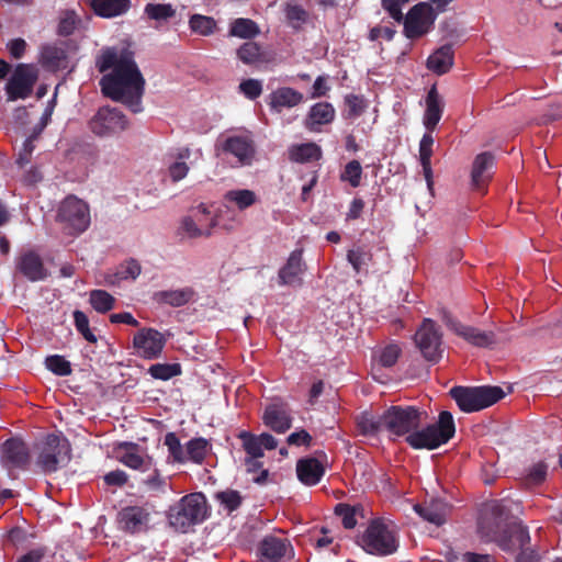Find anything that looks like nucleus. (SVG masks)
<instances>
[{
    "mask_svg": "<svg viewBox=\"0 0 562 562\" xmlns=\"http://www.w3.org/2000/svg\"><path fill=\"white\" fill-rule=\"evenodd\" d=\"M101 72L112 69L101 80L104 94L126 104L133 112H140L145 80L127 49L108 48L98 59Z\"/></svg>",
    "mask_w": 562,
    "mask_h": 562,
    "instance_id": "f257e3e1",
    "label": "nucleus"
},
{
    "mask_svg": "<svg viewBox=\"0 0 562 562\" xmlns=\"http://www.w3.org/2000/svg\"><path fill=\"white\" fill-rule=\"evenodd\" d=\"M486 514L479 525V532L485 541H494L498 547L510 553L521 550L517 562H531L532 554L527 553L526 547L530 541L528 530L517 524H507L505 505L493 502L488 505Z\"/></svg>",
    "mask_w": 562,
    "mask_h": 562,
    "instance_id": "f03ea898",
    "label": "nucleus"
},
{
    "mask_svg": "<svg viewBox=\"0 0 562 562\" xmlns=\"http://www.w3.org/2000/svg\"><path fill=\"white\" fill-rule=\"evenodd\" d=\"M359 543L366 552L373 555L393 554L400 546L396 527L384 519H373L360 537Z\"/></svg>",
    "mask_w": 562,
    "mask_h": 562,
    "instance_id": "7ed1b4c3",
    "label": "nucleus"
},
{
    "mask_svg": "<svg viewBox=\"0 0 562 562\" xmlns=\"http://www.w3.org/2000/svg\"><path fill=\"white\" fill-rule=\"evenodd\" d=\"M207 516V503L202 493L186 495L169 509V522L178 531L186 532Z\"/></svg>",
    "mask_w": 562,
    "mask_h": 562,
    "instance_id": "20e7f679",
    "label": "nucleus"
},
{
    "mask_svg": "<svg viewBox=\"0 0 562 562\" xmlns=\"http://www.w3.org/2000/svg\"><path fill=\"white\" fill-rule=\"evenodd\" d=\"M454 422L451 413L443 411L439 414L438 422L426 428L411 432L406 441L415 449H436L448 442L454 435Z\"/></svg>",
    "mask_w": 562,
    "mask_h": 562,
    "instance_id": "39448f33",
    "label": "nucleus"
},
{
    "mask_svg": "<svg viewBox=\"0 0 562 562\" xmlns=\"http://www.w3.org/2000/svg\"><path fill=\"white\" fill-rule=\"evenodd\" d=\"M451 397L457 402L459 408L465 413L484 409L501 398L505 393L499 386H456L450 390Z\"/></svg>",
    "mask_w": 562,
    "mask_h": 562,
    "instance_id": "423d86ee",
    "label": "nucleus"
},
{
    "mask_svg": "<svg viewBox=\"0 0 562 562\" xmlns=\"http://www.w3.org/2000/svg\"><path fill=\"white\" fill-rule=\"evenodd\" d=\"M37 465L42 471L52 473L66 465L71 459V447L63 435H48L37 446Z\"/></svg>",
    "mask_w": 562,
    "mask_h": 562,
    "instance_id": "0eeeda50",
    "label": "nucleus"
},
{
    "mask_svg": "<svg viewBox=\"0 0 562 562\" xmlns=\"http://www.w3.org/2000/svg\"><path fill=\"white\" fill-rule=\"evenodd\" d=\"M57 221L68 234H81L90 226L89 205L83 200L69 195L58 206Z\"/></svg>",
    "mask_w": 562,
    "mask_h": 562,
    "instance_id": "6e6552de",
    "label": "nucleus"
},
{
    "mask_svg": "<svg viewBox=\"0 0 562 562\" xmlns=\"http://www.w3.org/2000/svg\"><path fill=\"white\" fill-rule=\"evenodd\" d=\"M422 415L413 406H392L383 413L384 429L395 436L406 435L419 426Z\"/></svg>",
    "mask_w": 562,
    "mask_h": 562,
    "instance_id": "1a4fd4ad",
    "label": "nucleus"
},
{
    "mask_svg": "<svg viewBox=\"0 0 562 562\" xmlns=\"http://www.w3.org/2000/svg\"><path fill=\"white\" fill-rule=\"evenodd\" d=\"M218 149L225 157H233L237 166H250L256 156L254 140L249 134H233L223 137Z\"/></svg>",
    "mask_w": 562,
    "mask_h": 562,
    "instance_id": "9d476101",
    "label": "nucleus"
},
{
    "mask_svg": "<svg viewBox=\"0 0 562 562\" xmlns=\"http://www.w3.org/2000/svg\"><path fill=\"white\" fill-rule=\"evenodd\" d=\"M442 335L437 325L429 318H425L415 334V344L423 357L429 362H438L442 356Z\"/></svg>",
    "mask_w": 562,
    "mask_h": 562,
    "instance_id": "9b49d317",
    "label": "nucleus"
},
{
    "mask_svg": "<svg viewBox=\"0 0 562 562\" xmlns=\"http://www.w3.org/2000/svg\"><path fill=\"white\" fill-rule=\"evenodd\" d=\"M128 126L125 115L115 108H101L90 121L91 131L101 137L122 133Z\"/></svg>",
    "mask_w": 562,
    "mask_h": 562,
    "instance_id": "f8f14e48",
    "label": "nucleus"
},
{
    "mask_svg": "<svg viewBox=\"0 0 562 562\" xmlns=\"http://www.w3.org/2000/svg\"><path fill=\"white\" fill-rule=\"evenodd\" d=\"M437 19V13L429 3H418L407 13L404 31L408 38L420 37L428 33Z\"/></svg>",
    "mask_w": 562,
    "mask_h": 562,
    "instance_id": "ddd939ff",
    "label": "nucleus"
},
{
    "mask_svg": "<svg viewBox=\"0 0 562 562\" xmlns=\"http://www.w3.org/2000/svg\"><path fill=\"white\" fill-rule=\"evenodd\" d=\"M37 80V69L32 65H19L7 83L8 99L27 98Z\"/></svg>",
    "mask_w": 562,
    "mask_h": 562,
    "instance_id": "4468645a",
    "label": "nucleus"
},
{
    "mask_svg": "<svg viewBox=\"0 0 562 562\" xmlns=\"http://www.w3.org/2000/svg\"><path fill=\"white\" fill-rule=\"evenodd\" d=\"M166 339L154 328H142L133 338L135 353L144 359H156L161 355Z\"/></svg>",
    "mask_w": 562,
    "mask_h": 562,
    "instance_id": "2eb2a0df",
    "label": "nucleus"
},
{
    "mask_svg": "<svg viewBox=\"0 0 562 562\" xmlns=\"http://www.w3.org/2000/svg\"><path fill=\"white\" fill-rule=\"evenodd\" d=\"M116 459L133 470L146 472L153 469V460L136 443L122 442L116 448Z\"/></svg>",
    "mask_w": 562,
    "mask_h": 562,
    "instance_id": "dca6fc26",
    "label": "nucleus"
},
{
    "mask_svg": "<svg viewBox=\"0 0 562 562\" xmlns=\"http://www.w3.org/2000/svg\"><path fill=\"white\" fill-rule=\"evenodd\" d=\"M448 326L456 335L475 347H490L496 342V337L493 331L481 330L480 328L461 324L453 319L448 322Z\"/></svg>",
    "mask_w": 562,
    "mask_h": 562,
    "instance_id": "f3484780",
    "label": "nucleus"
},
{
    "mask_svg": "<svg viewBox=\"0 0 562 562\" xmlns=\"http://www.w3.org/2000/svg\"><path fill=\"white\" fill-rule=\"evenodd\" d=\"M30 461L26 445L20 439H9L1 447V463L8 470L23 468Z\"/></svg>",
    "mask_w": 562,
    "mask_h": 562,
    "instance_id": "a211bd4d",
    "label": "nucleus"
},
{
    "mask_svg": "<svg viewBox=\"0 0 562 562\" xmlns=\"http://www.w3.org/2000/svg\"><path fill=\"white\" fill-rule=\"evenodd\" d=\"M306 269L303 261V250H293L286 263L279 270V282L283 285H300L302 276Z\"/></svg>",
    "mask_w": 562,
    "mask_h": 562,
    "instance_id": "6ab92c4d",
    "label": "nucleus"
},
{
    "mask_svg": "<svg viewBox=\"0 0 562 562\" xmlns=\"http://www.w3.org/2000/svg\"><path fill=\"white\" fill-rule=\"evenodd\" d=\"M445 109V101L438 93L435 86H432L425 100V112L423 116V124L428 132L435 131L439 121L441 120Z\"/></svg>",
    "mask_w": 562,
    "mask_h": 562,
    "instance_id": "aec40b11",
    "label": "nucleus"
},
{
    "mask_svg": "<svg viewBox=\"0 0 562 562\" xmlns=\"http://www.w3.org/2000/svg\"><path fill=\"white\" fill-rule=\"evenodd\" d=\"M149 515L148 509L145 507L130 506L120 512L119 521L124 530L139 532L147 527Z\"/></svg>",
    "mask_w": 562,
    "mask_h": 562,
    "instance_id": "412c9836",
    "label": "nucleus"
},
{
    "mask_svg": "<svg viewBox=\"0 0 562 562\" xmlns=\"http://www.w3.org/2000/svg\"><path fill=\"white\" fill-rule=\"evenodd\" d=\"M304 100L301 92L290 88H278L269 94L268 104L271 111L280 113L284 108H294Z\"/></svg>",
    "mask_w": 562,
    "mask_h": 562,
    "instance_id": "4be33fe9",
    "label": "nucleus"
},
{
    "mask_svg": "<svg viewBox=\"0 0 562 562\" xmlns=\"http://www.w3.org/2000/svg\"><path fill=\"white\" fill-rule=\"evenodd\" d=\"M18 268L31 281L44 280L47 277V271L40 256L34 251H29L21 256Z\"/></svg>",
    "mask_w": 562,
    "mask_h": 562,
    "instance_id": "5701e85b",
    "label": "nucleus"
},
{
    "mask_svg": "<svg viewBox=\"0 0 562 562\" xmlns=\"http://www.w3.org/2000/svg\"><path fill=\"white\" fill-rule=\"evenodd\" d=\"M335 117V109L330 103L319 102L314 104L305 120V127L312 132H317L318 127L330 123Z\"/></svg>",
    "mask_w": 562,
    "mask_h": 562,
    "instance_id": "b1692460",
    "label": "nucleus"
},
{
    "mask_svg": "<svg viewBox=\"0 0 562 562\" xmlns=\"http://www.w3.org/2000/svg\"><path fill=\"white\" fill-rule=\"evenodd\" d=\"M266 426L273 431L283 434L291 427V417L285 408L279 405L268 406L262 416Z\"/></svg>",
    "mask_w": 562,
    "mask_h": 562,
    "instance_id": "393cba45",
    "label": "nucleus"
},
{
    "mask_svg": "<svg viewBox=\"0 0 562 562\" xmlns=\"http://www.w3.org/2000/svg\"><path fill=\"white\" fill-rule=\"evenodd\" d=\"M414 509L423 519L436 526H440L446 520L449 507L440 499H432L425 505H415Z\"/></svg>",
    "mask_w": 562,
    "mask_h": 562,
    "instance_id": "a878e982",
    "label": "nucleus"
},
{
    "mask_svg": "<svg viewBox=\"0 0 562 562\" xmlns=\"http://www.w3.org/2000/svg\"><path fill=\"white\" fill-rule=\"evenodd\" d=\"M296 473L299 480L305 485L317 484L324 475L323 464L314 459H302L296 464Z\"/></svg>",
    "mask_w": 562,
    "mask_h": 562,
    "instance_id": "bb28decb",
    "label": "nucleus"
},
{
    "mask_svg": "<svg viewBox=\"0 0 562 562\" xmlns=\"http://www.w3.org/2000/svg\"><path fill=\"white\" fill-rule=\"evenodd\" d=\"M290 547L286 541L267 537L260 543L261 562H280L285 557Z\"/></svg>",
    "mask_w": 562,
    "mask_h": 562,
    "instance_id": "cd10ccee",
    "label": "nucleus"
},
{
    "mask_svg": "<svg viewBox=\"0 0 562 562\" xmlns=\"http://www.w3.org/2000/svg\"><path fill=\"white\" fill-rule=\"evenodd\" d=\"M453 65V50L450 45H445L438 48L434 54L428 57L427 67L429 70L437 75H443Z\"/></svg>",
    "mask_w": 562,
    "mask_h": 562,
    "instance_id": "c85d7f7f",
    "label": "nucleus"
},
{
    "mask_svg": "<svg viewBox=\"0 0 562 562\" xmlns=\"http://www.w3.org/2000/svg\"><path fill=\"white\" fill-rule=\"evenodd\" d=\"M432 132H428L424 134V136L420 139L419 143V158L420 164L423 167V172L425 180L427 182V188L432 192V170L430 165V158L432 155V145H434V137L431 135Z\"/></svg>",
    "mask_w": 562,
    "mask_h": 562,
    "instance_id": "c756f323",
    "label": "nucleus"
},
{
    "mask_svg": "<svg viewBox=\"0 0 562 562\" xmlns=\"http://www.w3.org/2000/svg\"><path fill=\"white\" fill-rule=\"evenodd\" d=\"M493 165L494 157L490 153H482L476 156L472 169V184L475 189H481L487 181Z\"/></svg>",
    "mask_w": 562,
    "mask_h": 562,
    "instance_id": "7c9ffc66",
    "label": "nucleus"
},
{
    "mask_svg": "<svg viewBox=\"0 0 562 562\" xmlns=\"http://www.w3.org/2000/svg\"><path fill=\"white\" fill-rule=\"evenodd\" d=\"M192 153L189 148H180L178 153L171 157L168 164V176L173 182L184 179L189 172V164Z\"/></svg>",
    "mask_w": 562,
    "mask_h": 562,
    "instance_id": "2f4dec72",
    "label": "nucleus"
},
{
    "mask_svg": "<svg viewBox=\"0 0 562 562\" xmlns=\"http://www.w3.org/2000/svg\"><path fill=\"white\" fill-rule=\"evenodd\" d=\"M94 12L103 18L123 14L130 5V0H89Z\"/></svg>",
    "mask_w": 562,
    "mask_h": 562,
    "instance_id": "473e14b6",
    "label": "nucleus"
},
{
    "mask_svg": "<svg viewBox=\"0 0 562 562\" xmlns=\"http://www.w3.org/2000/svg\"><path fill=\"white\" fill-rule=\"evenodd\" d=\"M224 200L243 211L254 205L258 198L252 190L233 189L225 193Z\"/></svg>",
    "mask_w": 562,
    "mask_h": 562,
    "instance_id": "72a5a7b5",
    "label": "nucleus"
},
{
    "mask_svg": "<svg viewBox=\"0 0 562 562\" xmlns=\"http://www.w3.org/2000/svg\"><path fill=\"white\" fill-rule=\"evenodd\" d=\"M191 213L198 226H200L205 236L209 237L212 229L217 225V217L214 211L205 204H200L193 209Z\"/></svg>",
    "mask_w": 562,
    "mask_h": 562,
    "instance_id": "f704fd0d",
    "label": "nucleus"
},
{
    "mask_svg": "<svg viewBox=\"0 0 562 562\" xmlns=\"http://www.w3.org/2000/svg\"><path fill=\"white\" fill-rule=\"evenodd\" d=\"M193 295V291L189 288L167 290L156 293V300L169 304L171 306H182L188 303Z\"/></svg>",
    "mask_w": 562,
    "mask_h": 562,
    "instance_id": "c9c22d12",
    "label": "nucleus"
},
{
    "mask_svg": "<svg viewBox=\"0 0 562 562\" xmlns=\"http://www.w3.org/2000/svg\"><path fill=\"white\" fill-rule=\"evenodd\" d=\"M260 30L256 22L250 19L239 18L231 23L229 35L239 38H252Z\"/></svg>",
    "mask_w": 562,
    "mask_h": 562,
    "instance_id": "e433bc0d",
    "label": "nucleus"
},
{
    "mask_svg": "<svg viewBox=\"0 0 562 562\" xmlns=\"http://www.w3.org/2000/svg\"><path fill=\"white\" fill-rule=\"evenodd\" d=\"M321 148L314 143H305L291 147L290 157L296 162L317 160L321 157Z\"/></svg>",
    "mask_w": 562,
    "mask_h": 562,
    "instance_id": "4c0bfd02",
    "label": "nucleus"
},
{
    "mask_svg": "<svg viewBox=\"0 0 562 562\" xmlns=\"http://www.w3.org/2000/svg\"><path fill=\"white\" fill-rule=\"evenodd\" d=\"M357 425L362 435H375L384 429L383 414L381 416H375L371 413H362L358 417Z\"/></svg>",
    "mask_w": 562,
    "mask_h": 562,
    "instance_id": "58836bf2",
    "label": "nucleus"
},
{
    "mask_svg": "<svg viewBox=\"0 0 562 562\" xmlns=\"http://www.w3.org/2000/svg\"><path fill=\"white\" fill-rule=\"evenodd\" d=\"M401 355V348L396 344H389L373 353V360L384 368L394 366Z\"/></svg>",
    "mask_w": 562,
    "mask_h": 562,
    "instance_id": "ea45409f",
    "label": "nucleus"
},
{
    "mask_svg": "<svg viewBox=\"0 0 562 562\" xmlns=\"http://www.w3.org/2000/svg\"><path fill=\"white\" fill-rule=\"evenodd\" d=\"M89 302L98 313L104 314L114 307L115 299L104 290H92Z\"/></svg>",
    "mask_w": 562,
    "mask_h": 562,
    "instance_id": "a19ab883",
    "label": "nucleus"
},
{
    "mask_svg": "<svg viewBox=\"0 0 562 562\" xmlns=\"http://www.w3.org/2000/svg\"><path fill=\"white\" fill-rule=\"evenodd\" d=\"M237 56L246 65H257L263 60L261 47L255 42H246L237 49Z\"/></svg>",
    "mask_w": 562,
    "mask_h": 562,
    "instance_id": "79ce46f5",
    "label": "nucleus"
},
{
    "mask_svg": "<svg viewBox=\"0 0 562 562\" xmlns=\"http://www.w3.org/2000/svg\"><path fill=\"white\" fill-rule=\"evenodd\" d=\"M207 441L203 438L191 439L186 447L188 461L201 463L207 452Z\"/></svg>",
    "mask_w": 562,
    "mask_h": 562,
    "instance_id": "37998d69",
    "label": "nucleus"
},
{
    "mask_svg": "<svg viewBox=\"0 0 562 562\" xmlns=\"http://www.w3.org/2000/svg\"><path fill=\"white\" fill-rule=\"evenodd\" d=\"M178 234L181 236V238H200V237H206L204 232L201 229L200 226H198L196 222L194 221V216L192 213L184 216L178 227Z\"/></svg>",
    "mask_w": 562,
    "mask_h": 562,
    "instance_id": "c03bdc74",
    "label": "nucleus"
},
{
    "mask_svg": "<svg viewBox=\"0 0 562 562\" xmlns=\"http://www.w3.org/2000/svg\"><path fill=\"white\" fill-rule=\"evenodd\" d=\"M190 27L194 33L203 36L212 34L215 30L216 23L213 18L194 14L189 21Z\"/></svg>",
    "mask_w": 562,
    "mask_h": 562,
    "instance_id": "a18cd8bd",
    "label": "nucleus"
},
{
    "mask_svg": "<svg viewBox=\"0 0 562 562\" xmlns=\"http://www.w3.org/2000/svg\"><path fill=\"white\" fill-rule=\"evenodd\" d=\"M164 443L168 448L169 456L172 458L175 462H188L186 450L182 448L178 437L173 432H168L165 436Z\"/></svg>",
    "mask_w": 562,
    "mask_h": 562,
    "instance_id": "49530a36",
    "label": "nucleus"
},
{
    "mask_svg": "<svg viewBox=\"0 0 562 562\" xmlns=\"http://www.w3.org/2000/svg\"><path fill=\"white\" fill-rule=\"evenodd\" d=\"M239 438L243 440V447L248 457H251L252 459H260L263 456V449L258 436L243 431L240 432Z\"/></svg>",
    "mask_w": 562,
    "mask_h": 562,
    "instance_id": "de8ad7c7",
    "label": "nucleus"
},
{
    "mask_svg": "<svg viewBox=\"0 0 562 562\" xmlns=\"http://www.w3.org/2000/svg\"><path fill=\"white\" fill-rule=\"evenodd\" d=\"M347 259L352 268L359 272L363 267L368 266L372 259V255L364 247H357L348 251Z\"/></svg>",
    "mask_w": 562,
    "mask_h": 562,
    "instance_id": "09e8293b",
    "label": "nucleus"
},
{
    "mask_svg": "<svg viewBox=\"0 0 562 562\" xmlns=\"http://www.w3.org/2000/svg\"><path fill=\"white\" fill-rule=\"evenodd\" d=\"M285 16L289 25L295 30H299L307 20L306 11L295 3L286 4Z\"/></svg>",
    "mask_w": 562,
    "mask_h": 562,
    "instance_id": "8fccbe9b",
    "label": "nucleus"
},
{
    "mask_svg": "<svg viewBox=\"0 0 562 562\" xmlns=\"http://www.w3.org/2000/svg\"><path fill=\"white\" fill-rule=\"evenodd\" d=\"M149 373L155 379L169 380L173 376L179 375L181 373V369L178 363H173V364L157 363V364H153L149 368Z\"/></svg>",
    "mask_w": 562,
    "mask_h": 562,
    "instance_id": "3c124183",
    "label": "nucleus"
},
{
    "mask_svg": "<svg viewBox=\"0 0 562 562\" xmlns=\"http://www.w3.org/2000/svg\"><path fill=\"white\" fill-rule=\"evenodd\" d=\"M45 366L49 371L60 376H66L71 373L70 362L58 355L47 357Z\"/></svg>",
    "mask_w": 562,
    "mask_h": 562,
    "instance_id": "603ef678",
    "label": "nucleus"
},
{
    "mask_svg": "<svg viewBox=\"0 0 562 562\" xmlns=\"http://www.w3.org/2000/svg\"><path fill=\"white\" fill-rule=\"evenodd\" d=\"M42 57L52 68H61L65 66L66 54L61 48L47 46L44 48Z\"/></svg>",
    "mask_w": 562,
    "mask_h": 562,
    "instance_id": "864d4df0",
    "label": "nucleus"
},
{
    "mask_svg": "<svg viewBox=\"0 0 562 562\" xmlns=\"http://www.w3.org/2000/svg\"><path fill=\"white\" fill-rule=\"evenodd\" d=\"M145 12L150 19L166 20L173 16L175 9L170 4L165 3H149L145 8Z\"/></svg>",
    "mask_w": 562,
    "mask_h": 562,
    "instance_id": "5fc2aeb1",
    "label": "nucleus"
},
{
    "mask_svg": "<svg viewBox=\"0 0 562 562\" xmlns=\"http://www.w3.org/2000/svg\"><path fill=\"white\" fill-rule=\"evenodd\" d=\"M362 168L359 161L352 160L348 162L341 175V179L350 183L351 187L357 188L360 184Z\"/></svg>",
    "mask_w": 562,
    "mask_h": 562,
    "instance_id": "6e6d98bb",
    "label": "nucleus"
},
{
    "mask_svg": "<svg viewBox=\"0 0 562 562\" xmlns=\"http://www.w3.org/2000/svg\"><path fill=\"white\" fill-rule=\"evenodd\" d=\"M74 318L77 330L85 337V339L89 342H95L97 337L89 328V319L87 315L81 311H75Z\"/></svg>",
    "mask_w": 562,
    "mask_h": 562,
    "instance_id": "4d7b16f0",
    "label": "nucleus"
},
{
    "mask_svg": "<svg viewBox=\"0 0 562 562\" xmlns=\"http://www.w3.org/2000/svg\"><path fill=\"white\" fill-rule=\"evenodd\" d=\"M216 499L223 505L228 512H233L239 507L241 497L238 492L228 490L216 494Z\"/></svg>",
    "mask_w": 562,
    "mask_h": 562,
    "instance_id": "13d9d810",
    "label": "nucleus"
},
{
    "mask_svg": "<svg viewBox=\"0 0 562 562\" xmlns=\"http://www.w3.org/2000/svg\"><path fill=\"white\" fill-rule=\"evenodd\" d=\"M79 23L78 16L74 11H66L60 16L58 32L61 35L71 34Z\"/></svg>",
    "mask_w": 562,
    "mask_h": 562,
    "instance_id": "bf43d9fd",
    "label": "nucleus"
},
{
    "mask_svg": "<svg viewBox=\"0 0 562 562\" xmlns=\"http://www.w3.org/2000/svg\"><path fill=\"white\" fill-rule=\"evenodd\" d=\"M548 467L543 462L533 464L527 475L526 483L528 485H538L546 480Z\"/></svg>",
    "mask_w": 562,
    "mask_h": 562,
    "instance_id": "052dcab7",
    "label": "nucleus"
},
{
    "mask_svg": "<svg viewBox=\"0 0 562 562\" xmlns=\"http://www.w3.org/2000/svg\"><path fill=\"white\" fill-rule=\"evenodd\" d=\"M239 89L248 99L254 100L261 94L262 83L257 79H247L239 85Z\"/></svg>",
    "mask_w": 562,
    "mask_h": 562,
    "instance_id": "680f3d73",
    "label": "nucleus"
},
{
    "mask_svg": "<svg viewBox=\"0 0 562 562\" xmlns=\"http://www.w3.org/2000/svg\"><path fill=\"white\" fill-rule=\"evenodd\" d=\"M143 483L153 492H165L167 488V479L162 477L156 469H154V472L149 474Z\"/></svg>",
    "mask_w": 562,
    "mask_h": 562,
    "instance_id": "e2e57ef3",
    "label": "nucleus"
},
{
    "mask_svg": "<svg viewBox=\"0 0 562 562\" xmlns=\"http://www.w3.org/2000/svg\"><path fill=\"white\" fill-rule=\"evenodd\" d=\"M336 514L341 518L342 525L347 529H352L357 525L355 510L345 504L336 506Z\"/></svg>",
    "mask_w": 562,
    "mask_h": 562,
    "instance_id": "0e129e2a",
    "label": "nucleus"
},
{
    "mask_svg": "<svg viewBox=\"0 0 562 562\" xmlns=\"http://www.w3.org/2000/svg\"><path fill=\"white\" fill-rule=\"evenodd\" d=\"M139 274H140L139 263L135 260H130L122 266L121 271L119 272V278L135 280Z\"/></svg>",
    "mask_w": 562,
    "mask_h": 562,
    "instance_id": "69168bd1",
    "label": "nucleus"
},
{
    "mask_svg": "<svg viewBox=\"0 0 562 562\" xmlns=\"http://www.w3.org/2000/svg\"><path fill=\"white\" fill-rule=\"evenodd\" d=\"M408 0H382V7L390 13L391 18L401 21L403 18L401 7Z\"/></svg>",
    "mask_w": 562,
    "mask_h": 562,
    "instance_id": "338daca9",
    "label": "nucleus"
},
{
    "mask_svg": "<svg viewBox=\"0 0 562 562\" xmlns=\"http://www.w3.org/2000/svg\"><path fill=\"white\" fill-rule=\"evenodd\" d=\"M348 113L351 116H359L364 111V102L357 95H348L346 98Z\"/></svg>",
    "mask_w": 562,
    "mask_h": 562,
    "instance_id": "774afa93",
    "label": "nucleus"
}]
</instances>
